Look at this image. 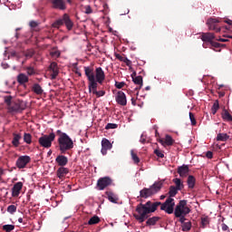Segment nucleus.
Instances as JSON below:
<instances>
[{"instance_id": "nucleus-1", "label": "nucleus", "mask_w": 232, "mask_h": 232, "mask_svg": "<svg viewBox=\"0 0 232 232\" xmlns=\"http://www.w3.org/2000/svg\"><path fill=\"white\" fill-rule=\"evenodd\" d=\"M179 193V188H176L175 186H170L169 190V198L165 200V202L160 201H151L149 200L145 204L140 203L136 207V213L133 214V217L136 220L139 221L140 224L145 222L149 218V215L151 213H155L159 207H160L161 211H165L168 215H173V211L175 209V197Z\"/></svg>"}, {"instance_id": "nucleus-2", "label": "nucleus", "mask_w": 232, "mask_h": 232, "mask_svg": "<svg viewBox=\"0 0 232 232\" xmlns=\"http://www.w3.org/2000/svg\"><path fill=\"white\" fill-rule=\"evenodd\" d=\"M56 135H58V149L62 155L68 153V151H72L73 150V140L66 134V132H63V130H56Z\"/></svg>"}, {"instance_id": "nucleus-3", "label": "nucleus", "mask_w": 232, "mask_h": 232, "mask_svg": "<svg viewBox=\"0 0 232 232\" xmlns=\"http://www.w3.org/2000/svg\"><path fill=\"white\" fill-rule=\"evenodd\" d=\"M5 102L9 113H22L26 110V102L23 100L12 101V96H5Z\"/></svg>"}, {"instance_id": "nucleus-4", "label": "nucleus", "mask_w": 232, "mask_h": 232, "mask_svg": "<svg viewBox=\"0 0 232 232\" xmlns=\"http://www.w3.org/2000/svg\"><path fill=\"white\" fill-rule=\"evenodd\" d=\"M85 76L87 77L89 93H95L97 92V88L99 86V82L95 80V72H93V68L90 66L83 67Z\"/></svg>"}, {"instance_id": "nucleus-5", "label": "nucleus", "mask_w": 232, "mask_h": 232, "mask_svg": "<svg viewBox=\"0 0 232 232\" xmlns=\"http://www.w3.org/2000/svg\"><path fill=\"white\" fill-rule=\"evenodd\" d=\"M162 186H164V181H156L149 188H144L143 189H141L140 191V197L141 198H150V197L157 195V193H159V191L162 189Z\"/></svg>"}, {"instance_id": "nucleus-6", "label": "nucleus", "mask_w": 232, "mask_h": 232, "mask_svg": "<svg viewBox=\"0 0 232 232\" xmlns=\"http://www.w3.org/2000/svg\"><path fill=\"white\" fill-rule=\"evenodd\" d=\"M175 217H182V215H189L191 209L188 207V200H179L176 208L173 210Z\"/></svg>"}, {"instance_id": "nucleus-7", "label": "nucleus", "mask_w": 232, "mask_h": 232, "mask_svg": "<svg viewBox=\"0 0 232 232\" xmlns=\"http://www.w3.org/2000/svg\"><path fill=\"white\" fill-rule=\"evenodd\" d=\"M55 140V133L51 132L49 135L43 134L39 139L38 142L42 148H45L46 150L52 148V142Z\"/></svg>"}, {"instance_id": "nucleus-8", "label": "nucleus", "mask_w": 232, "mask_h": 232, "mask_svg": "<svg viewBox=\"0 0 232 232\" xmlns=\"http://www.w3.org/2000/svg\"><path fill=\"white\" fill-rule=\"evenodd\" d=\"M113 184V179L110 177L100 178L97 181V188L100 191L106 189L109 186Z\"/></svg>"}, {"instance_id": "nucleus-9", "label": "nucleus", "mask_w": 232, "mask_h": 232, "mask_svg": "<svg viewBox=\"0 0 232 232\" xmlns=\"http://www.w3.org/2000/svg\"><path fill=\"white\" fill-rule=\"evenodd\" d=\"M32 158L30 156H20L16 160L18 169H24L27 164H30Z\"/></svg>"}, {"instance_id": "nucleus-10", "label": "nucleus", "mask_w": 232, "mask_h": 232, "mask_svg": "<svg viewBox=\"0 0 232 232\" xmlns=\"http://www.w3.org/2000/svg\"><path fill=\"white\" fill-rule=\"evenodd\" d=\"M95 81L98 82L99 84H102L104 82V80L106 79V74L104 73V71L102 67H97L95 69Z\"/></svg>"}, {"instance_id": "nucleus-11", "label": "nucleus", "mask_w": 232, "mask_h": 232, "mask_svg": "<svg viewBox=\"0 0 232 232\" xmlns=\"http://www.w3.org/2000/svg\"><path fill=\"white\" fill-rule=\"evenodd\" d=\"M115 101L120 106H126L128 100L126 99V93L122 91H119L115 96Z\"/></svg>"}, {"instance_id": "nucleus-12", "label": "nucleus", "mask_w": 232, "mask_h": 232, "mask_svg": "<svg viewBox=\"0 0 232 232\" xmlns=\"http://www.w3.org/2000/svg\"><path fill=\"white\" fill-rule=\"evenodd\" d=\"M215 39V34L212 33H202L201 34V40L203 41V48H208V43L209 44L211 42Z\"/></svg>"}, {"instance_id": "nucleus-13", "label": "nucleus", "mask_w": 232, "mask_h": 232, "mask_svg": "<svg viewBox=\"0 0 232 232\" xmlns=\"http://www.w3.org/2000/svg\"><path fill=\"white\" fill-rule=\"evenodd\" d=\"M113 148V145L111 142L108 140V139L103 138L102 140V155H107L108 154V150H111Z\"/></svg>"}, {"instance_id": "nucleus-14", "label": "nucleus", "mask_w": 232, "mask_h": 232, "mask_svg": "<svg viewBox=\"0 0 232 232\" xmlns=\"http://www.w3.org/2000/svg\"><path fill=\"white\" fill-rule=\"evenodd\" d=\"M49 72H51V79L52 81L57 79V75H59V67L57 66V63L53 62L49 66Z\"/></svg>"}, {"instance_id": "nucleus-15", "label": "nucleus", "mask_w": 232, "mask_h": 232, "mask_svg": "<svg viewBox=\"0 0 232 232\" xmlns=\"http://www.w3.org/2000/svg\"><path fill=\"white\" fill-rule=\"evenodd\" d=\"M52 4L53 8L57 10H66V4L64 0H49Z\"/></svg>"}, {"instance_id": "nucleus-16", "label": "nucleus", "mask_w": 232, "mask_h": 232, "mask_svg": "<svg viewBox=\"0 0 232 232\" xmlns=\"http://www.w3.org/2000/svg\"><path fill=\"white\" fill-rule=\"evenodd\" d=\"M178 173L179 177L185 179L189 174V166L183 164L182 166L178 167Z\"/></svg>"}, {"instance_id": "nucleus-17", "label": "nucleus", "mask_w": 232, "mask_h": 232, "mask_svg": "<svg viewBox=\"0 0 232 232\" xmlns=\"http://www.w3.org/2000/svg\"><path fill=\"white\" fill-rule=\"evenodd\" d=\"M159 142L161 146H173V144H175V140H173V138L169 135H166L165 136V140L160 139Z\"/></svg>"}, {"instance_id": "nucleus-18", "label": "nucleus", "mask_w": 232, "mask_h": 232, "mask_svg": "<svg viewBox=\"0 0 232 232\" xmlns=\"http://www.w3.org/2000/svg\"><path fill=\"white\" fill-rule=\"evenodd\" d=\"M217 23H218V20L215 18H209L207 22V24L208 26L209 30H214L215 32H220V27H217Z\"/></svg>"}, {"instance_id": "nucleus-19", "label": "nucleus", "mask_w": 232, "mask_h": 232, "mask_svg": "<svg viewBox=\"0 0 232 232\" xmlns=\"http://www.w3.org/2000/svg\"><path fill=\"white\" fill-rule=\"evenodd\" d=\"M22 189H23V182L15 183L12 188V197H19Z\"/></svg>"}, {"instance_id": "nucleus-20", "label": "nucleus", "mask_w": 232, "mask_h": 232, "mask_svg": "<svg viewBox=\"0 0 232 232\" xmlns=\"http://www.w3.org/2000/svg\"><path fill=\"white\" fill-rule=\"evenodd\" d=\"M55 162L56 164H58V166H61V168H63L66 166V164H68V157L64 155H58L55 159Z\"/></svg>"}, {"instance_id": "nucleus-21", "label": "nucleus", "mask_w": 232, "mask_h": 232, "mask_svg": "<svg viewBox=\"0 0 232 232\" xmlns=\"http://www.w3.org/2000/svg\"><path fill=\"white\" fill-rule=\"evenodd\" d=\"M68 173H70V170L68 169V168H64V167H60L56 171V175L58 179H64V177H66Z\"/></svg>"}, {"instance_id": "nucleus-22", "label": "nucleus", "mask_w": 232, "mask_h": 232, "mask_svg": "<svg viewBox=\"0 0 232 232\" xmlns=\"http://www.w3.org/2000/svg\"><path fill=\"white\" fill-rule=\"evenodd\" d=\"M63 24H65V26L69 31L73 28V22L70 19V15H68V14H63Z\"/></svg>"}, {"instance_id": "nucleus-23", "label": "nucleus", "mask_w": 232, "mask_h": 232, "mask_svg": "<svg viewBox=\"0 0 232 232\" xmlns=\"http://www.w3.org/2000/svg\"><path fill=\"white\" fill-rule=\"evenodd\" d=\"M132 81L134 82V84H137L138 87L135 88L136 91L140 90V88H142L143 85V82H142V76H133L131 75Z\"/></svg>"}, {"instance_id": "nucleus-24", "label": "nucleus", "mask_w": 232, "mask_h": 232, "mask_svg": "<svg viewBox=\"0 0 232 232\" xmlns=\"http://www.w3.org/2000/svg\"><path fill=\"white\" fill-rule=\"evenodd\" d=\"M221 117L223 121H226L227 122H232V115L230 114L229 111L226 108L223 109L221 112Z\"/></svg>"}, {"instance_id": "nucleus-25", "label": "nucleus", "mask_w": 232, "mask_h": 232, "mask_svg": "<svg viewBox=\"0 0 232 232\" xmlns=\"http://www.w3.org/2000/svg\"><path fill=\"white\" fill-rule=\"evenodd\" d=\"M115 57L116 59H118V61H121V63H125L126 66H129V68H131V61L128 59V57L122 56L119 53H117Z\"/></svg>"}, {"instance_id": "nucleus-26", "label": "nucleus", "mask_w": 232, "mask_h": 232, "mask_svg": "<svg viewBox=\"0 0 232 232\" xmlns=\"http://www.w3.org/2000/svg\"><path fill=\"white\" fill-rule=\"evenodd\" d=\"M16 81L17 82H19L20 84H26V82H28L29 78L26 74L21 72L17 75L16 77Z\"/></svg>"}, {"instance_id": "nucleus-27", "label": "nucleus", "mask_w": 232, "mask_h": 232, "mask_svg": "<svg viewBox=\"0 0 232 232\" xmlns=\"http://www.w3.org/2000/svg\"><path fill=\"white\" fill-rule=\"evenodd\" d=\"M105 195H107L108 200H110V202H112V204H117V202L119 201V197H117V195H115L111 191H107Z\"/></svg>"}, {"instance_id": "nucleus-28", "label": "nucleus", "mask_w": 232, "mask_h": 232, "mask_svg": "<svg viewBox=\"0 0 232 232\" xmlns=\"http://www.w3.org/2000/svg\"><path fill=\"white\" fill-rule=\"evenodd\" d=\"M32 92H34V93L36 95H43L44 90H43V87H41L39 83H34Z\"/></svg>"}, {"instance_id": "nucleus-29", "label": "nucleus", "mask_w": 232, "mask_h": 232, "mask_svg": "<svg viewBox=\"0 0 232 232\" xmlns=\"http://www.w3.org/2000/svg\"><path fill=\"white\" fill-rule=\"evenodd\" d=\"M187 184L189 189H193L195 188V184H197V179H195V176L189 175L187 179Z\"/></svg>"}, {"instance_id": "nucleus-30", "label": "nucleus", "mask_w": 232, "mask_h": 232, "mask_svg": "<svg viewBox=\"0 0 232 232\" xmlns=\"http://www.w3.org/2000/svg\"><path fill=\"white\" fill-rule=\"evenodd\" d=\"M14 138L12 140V144L13 146H14V148H19V144H21L19 141L21 140V134H15L14 133Z\"/></svg>"}, {"instance_id": "nucleus-31", "label": "nucleus", "mask_w": 232, "mask_h": 232, "mask_svg": "<svg viewBox=\"0 0 232 232\" xmlns=\"http://www.w3.org/2000/svg\"><path fill=\"white\" fill-rule=\"evenodd\" d=\"M172 182H174V184L176 185V188L179 189V191H180L183 188H184V184L182 183V180H180V179L176 178L172 180Z\"/></svg>"}, {"instance_id": "nucleus-32", "label": "nucleus", "mask_w": 232, "mask_h": 232, "mask_svg": "<svg viewBox=\"0 0 232 232\" xmlns=\"http://www.w3.org/2000/svg\"><path fill=\"white\" fill-rule=\"evenodd\" d=\"M159 220H160V218L152 217L147 220L146 224H147V226H155V224H157V222H159Z\"/></svg>"}, {"instance_id": "nucleus-33", "label": "nucleus", "mask_w": 232, "mask_h": 232, "mask_svg": "<svg viewBox=\"0 0 232 232\" xmlns=\"http://www.w3.org/2000/svg\"><path fill=\"white\" fill-rule=\"evenodd\" d=\"M229 139V135L227 133H218L217 136V140H220L221 142H226Z\"/></svg>"}, {"instance_id": "nucleus-34", "label": "nucleus", "mask_w": 232, "mask_h": 232, "mask_svg": "<svg viewBox=\"0 0 232 232\" xmlns=\"http://www.w3.org/2000/svg\"><path fill=\"white\" fill-rule=\"evenodd\" d=\"M218 110H220V104L218 103V100H217L214 102L213 106L211 108L212 115H216Z\"/></svg>"}, {"instance_id": "nucleus-35", "label": "nucleus", "mask_w": 232, "mask_h": 232, "mask_svg": "<svg viewBox=\"0 0 232 232\" xmlns=\"http://www.w3.org/2000/svg\"><path fill=\"white\" fill-rule=\"evenodd\" d=\"M99 222H101V218L98 216H94L89 219L88 225L94 226L95 224H99Z\"/></svg>"}, {"instance_id": "nucleus-36", "label": "nucleus", "mask_w": 232, "mask_h": 232, "mask_svg": "<svg viewBox=\"0 0 232 232\" xmlns=\"http://www.w3.org/2000/svg\"><path fill=\"white\" fill-rule=\"evenodd\" d=\"M130 156L134 164H139V162H140V159L139 158V156H137V154L135 153V150H130Z\"/></svg>"}, {"instance_id": "nucleus-37", "label": "nucleus", "mask_w": 232, "mask_h": 232, "mask_svg": "<svg viewBox=\"0 0 232 232\" xmlns=\"http://www.w3.org/2000/svg\"><path fill=\"white\" fill-rule=\"evenodd\" d=\"M25 70H26L27 75L29 76L35 75L37 73V71L33 66H27Z\"/></svg>"}, {"instance_id": "nucleus-38", "label": "nucleus", "mask_w": 232, "mask_h": 232, "mask_svg": "<svg viewBox=\"0 0 232 232\" xmlns=\"http://www.w3.org/2000/svg\"><path fill=\"white\" fill-rule=\"evenodd\" d=\"M51 57H54L55 59L61 57V51L53 48L52 51L50 52Z\"/></svg>"}, {"instance_id": "nucleus-39", "label": "nucleus", "mask_w": 232, "mask_h": 232, "mask_svg": "<svg viewBox=\"0 0 232 232\" xmlns=\"http://www.w3.org/2000/svg\"><path fill=\"white\" fill-rule=\"evenodd\" d=\"M24 142H25L26 144H32V134L24 132Z\"/></svg>"}, {"instance_id": "nucleus-40", "label": "nucleus", "mask_w": 232, "mask_h": 232, "mask_svg": "<svg viewBox=\"0 0 232 232\" xmlns=\"http://www.w3.org/2000/svg\"><path fill=\"white\" fill-rule=\"evenodd\" d=\"M64 24L63 18L56 20L53 24V28H61Z\"/></svg>"}, {"instance_id": "nucleus-41", "label": "nucleus", "mask_w": 232, "mask_h": 232, "mask_svg": "<svg viewBox=\"0 0 232 232\" xmlns=\"http://www.w3.org/2000/svg\"><path fill=\"white\" fill-rule=\"evenodd\" d=\"M2 229L5 232H12L15 229V226L14 225H4Z\"/></svg>"}, {"instance_id": "nucleus-42", "label": "nucleus", "mask_w": 232, "mask_h": 232, "mask_svg": "<svg viewBox=\"0 0 232 232\" xmlns=\"http://www.w3.org/2000/svg\"><path fill=\"white\" fill-rule=\"evenodd\" d=\"M191 230V222H185L182 224V231L188 232Z\"/></svg>"}, {"instance_id": "nucleus-43", "label": "nucleus", "mask_w": 232, "mask_h": 232, "mask_svg": "<svg viewBox=\"0 0 232 232\" xmlns=\"http://www.w3.org/2000/svg\"><path fill=\"white\" fill-rule=\"evenodd\" d=\"M15 211H17V207L15 205H10L7 208V212L11 213V215H14V213H15Z\"/></svg>"}, {"instance_id": "nucleus-44", "label": "nucleus", "mask_w": 232, "mask_h": 232, "mask_svg": "<svg viewBox=\"0 0 232 232\" xmlns=\"http://www.w3.org/2000/svg\"><path fill=\"white\" fill-rule=\"evenodd\" d=\"M117 128H119V125H117L116 123H108L105 126V130H117Z\"/></svg>"}, {"instance_id": "nucleus-45", "label": "nucleus", "mask_w": 232, "mask_h": 232, "mask_svg": "<svg viewBox=\"0 0 232 232\" xmlns=\"http://www.w3.org/2000/svg\"><path fill=\"white\" fill-rule=\"evenodd\" d=\"M93 95H96V97H104V95H106V92L105 91H95L94 92H92Z\"/></svg>"}, {"instance_id": "nucleus-46", "label": "nucleus", "mask_w": 232, "mask_h": 232, "mask_svg": "<svg viewBox=\"0 0 232 232\" xmlns=\"http://www.w3.org/2000/svg\"><path fill=\"white\" fill-rule=\"evenodd\" d=\"M189 119H190V122H191L192 126H196L197 120L195 119V114H193V112H189Z\"/></svg>"}, {"instance_id": "nucleus-47", "label": "nucleus", "mask_w": 232, "mask_h": 232, "mask_svg": "<svg viewBox=\"0 0 232 232\" xmlns=\"http://www.w3.org/2000/svg\"><path fill=\"white\" fill-rule=\"evenodd\" d=\"M201 224L203 227H206V226H208V224H209V218L205 217L201 218Z\"/></svg>"}, {"instance_id": "nucleus-48", "label": "nucleus", "mask_w": 232, "mask_h": 232, "mask_svg": "<svg viewBox=\"0 0 232 232\" xmlns=\"http://www.w3.org/2000/svg\"><path fill=\"white\" fill-rule=\"evenodd\" d=\"M124 86H126V82H115V87L118 89V90H121L122 88H124Z\"/></svg>"}, {"instance_id": "nucleus-49", "label": "nucleus", "mask_w": 232, "mask_h": 232, "mask_svg": "<svg viewBox=\"0 0 232 232\" xmlns=\"http://www.w3.org/2000/svg\"><path fill=\"white\" fill-rule=\"evenodd\" d=\"M35 54V52L34 50H27L25 53V57L32 58Z\"/></svg>"}, {"instance_id": "nucleus-50", "label": "nucleus", "mask_w": 232, "mask_h": 232, "mask_svg": "<svg viewBox=\"0 0 232 232\" xmlns=\"http://www.w3.org/2000/svg\"><path fill=\"white\" fill-rule=\"evenodd\" d=\"M155 155H157L160 159H164V153L160 151V150H154Z\"/></svg>"}, {"instance_id": "nucleus-51", "label": "nucleus", "mask_w": 232, "mask_h": 232, "mask_svg": "<svg viewBox=\"0 0 232 232\" xmlns=\"http://www.w3.org/2000/svg\"><path fill=\"white\" fill-rule=\"evenodd\" d=\"M188 215H181L180 217H176V218H179V222H180V224H185L186 223V217H187Z\"/></svg>"}, {"instance_id": "nucleus-52", "label": "nucleus", "mask_w": 232, "mask_h": 232, "mask_svg": "<svg viewBox=\"0 0 232 232\" xmlns=\"http://www.w3.org/2000/svg\"><path fill=\"white\" fill-rule=\"evenodd\" d=\"M84 13L87 14H92L93 10H92V6L90 5H85L84 6Z\"/></svg>"}, {"instance_id": "nucleus-53", "label": "nucleus", "mask_w": 232, "mask_h": 232, "mask_svg": "<svg viewBox=\"0 0 232 232\" xmlns=\"http://www.w3.org/2000/svg\"><path fill=\"white\" fill-rule=\"evenodd\" d=\"M29 25L31 28H37V26H39V23L35 22V21H31L29 23Z\"/></svg>"}, {"instance_id": "nucleus-54", "label": "nucleus", "mask_w": 232, "mask_h": 232, "mask_svg": "<svg viewBox=\"0 0 232 232\" xmlns=\"http://www.w3.org/2000/svg\"><path fill=\"white\" fill-rule=\"evenodd\" d=\"M210 46H212L213 48H220V46L222 45L217 42L212 41Z\"/></svg>"}, {"instance_id": "nucleus-55", "label": "nucleus", "mask_w": 232, "mask_h": 232, "mask_svg": "<svg viewBox=\"0 0 232 232\" xmlns=\"http://www.w3.org/2000/svg\"><path fill=\"white\" fill-rule=\"evenodd\" d=\"M221 229H222V231H229V227H227V225H226V223H222Z\"/></svg>"}, {"instance_id": "nucleus-56", "label": "nucleus", "mask_w": 232, "mask_h": 232, "mask_svg": "<svg viewBox=\"0 0 232 232\" xmlns=\"http://www.w3.org/2000/svg\"><path fill=\"white\" fill-rule=\"evenodd\" d=\"M206 157L207 159H213V152L211 150L207 151Z\"/></svg>"}, {"instance_id": "nucleus-57", "label": "nucleus", "mask_w": 232, "mask_h": 232, "mask_svg": "<svg viewBox=\"0 0 232 232\" xmlns=\"http://www.w3.org/2000/svg\"><path fill=\"white\" fill-rule=\"evenodd\" d=\"M11 57H15L17 55V53L15 51H12L10 53Z\"/></svg>"}, {"instance_id": "nucleus-58", "label": "nucleus", "mask_w": 232, "mask_h": 232, "mask_svg": "<svg viewBox=\"0 0 232 232\" xmlns=\"http://www.w3.org/2000/svg\"><path fill=\"white\" fill-rule=\"evenodd\" d=\"M108 8H109L108 4H104L103 5V9H104L105 12H108Z\"/></svg>"}, {"instance_id": "nucleus-59", "label": "nucleus", "mask_w": 232, "mask_h": 232, "mask_svg": "<svg viewBox=\"0 0 232 232\" xmlns=\"http://www.w3.org/2000/svg\"><path fill=\"white\" fill-rule=\"evenodd\" d=\"M218 41L220 43H227V39H224V38H219Z\"/></svg>"}, {"instance_id": "nucleus-60", "label": "nucleus", "mask_w": 232, "mask_h": 232, "mask_svg": "<svg viewBox=\"0 0 232 232\" xmlns=\"http://www.w3.org/2000/svg\"><path fill=\"white\" fill-rule=\"evenodd\" d=\"M135 102H137V101L134 98H131V104L133 106H135V104H136Z\"/></svg>"}, {"instance_id": "nucleus-61", "label": "nucleus", "mask_w": 232, "mask_h": 232, "mask_svg": "<svg viewBox=\"0 0 232 232\" xmlns=\"http://www.w3.org/2000/svg\"><path fill=\"white\" fill-rule=\"evenodd\" d=\"M2 66L5 70H6V68H8V63H3Z\"/></svg>"}, {"instance_id": "nucleus-62", "label": "nucleus", "mask_w": 232, "mask_h": 232, "mask_svg": "<svg viewBox=\"0 0 232 232\" xmlns=\"http://www.w3.org/2000/svg\"><path fill=\"white\" fill-rule=\"evenodd\" d=\"M226 23H227V24H229L230 26H232V21L231 20H227Z\"/></svg>"}, {"instance_id": "nucleus-63", "label": "nucleus", "mask_w": 232, "mask_h": 232, "mask_svg": "<svg viewBox=\"0 0 232 232\" xmlns=\"http://www.w3.org/2000/svg\"><path fill=\"white\" fill-rule=\"evenodd\" d=\"M164 198H166V195H161V196L160 197V200H164Z\"/></svg>"}, {"instance_id": "nucleus-64", "label": "nucleus", "mask_w": 232, "mask_h": 232, "mask_svg": "<svg viewBox=\"0 0 232 232\" xmlns=\"http://www.w3.org/2000/svg\"><path fill=\"white\" fill-rule=\"evenodd\" d=\"M226 95V92H219V97H224Z\"/></svg>"}]
</instances>
